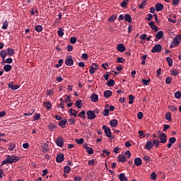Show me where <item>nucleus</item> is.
<instances>
[{
	"instance_id": "1",
	"label": "nucleus",
	"mask_w": 181,
	"mask_h": 181,
	"mask_svg": "<svg viewBox=\"0 0 181 181\" xmlns=\"http://www.w3.org/2000/svg\"><path fill=\"white\" fill-rule=\"evenodd\" d=\"M160 142L158 139L148 140L146 141L145 148L147 151H151L153 146L159 148Z\"/></svg>"
},
{
	"instance_id": "2",
	"label": "nucleus",
	"mask_w": 181,
	"mask_h": 181,
	"mask_svg": "<svg viewBox=\"0 0 181 181\" xmlns=\"http://www.w3.org/2000/svg\"><path fill=\"white\" fill-rule=\"evenodd\" d=\"M19 160V157L17 156H7V158L2 161L1 166L4 165H12V163H16Z\"/></svg>"
},
{
	"instance_id": "3",
	"label": "nucleus",
	"mask_w": 181,
	"mask_h": 181,
	"mask_svg": "<svg viewBox=\"0 0 181 181\" xmlns=\"http://www.w3.org/2000/svg\"><path fill=\"white\" fill-rule=\"evenodd\" d=\"M180 42H181V35L179 34L175 37L173 42L170 45V49H173V47H177V46L180 45Z\"/></svg>"
},
{
	"instance_id": "4",
	"label": "nucleus",
	"mask_w": 181,
	"mask_h": 181,
	"mask_svg": "<svg viewBox=\"0 0 181 181\" xmlns=\"http://www.w3.org/2000/svg\"><path fill=\"white\" fill-rule=\"evenodd\" d=\"M158 138L160 139L159 142L160 144H166V142H168V137L166 136V134L165 133H161Z\"/></svg>"
},
{
	"instance_id": "5",
	"label": "nucleus",
	"mask_w": 181,
	"mask_h": 181,
	"mask_svg": "<svg viewBox=\"0 0 181 181\" xmlns=\"http://www.w3.org/2000/svg\"><path fill=\"white\" fill-rule=\"evenodd\" d=\"M103 129H104V132L106 135V136H107V138H111L112 135H111V129H110V127L103 125Z\"/></svg>"
},
{
	"instance_id": "6",
	"label": "nucleus",
	"mask_w": 181,
	"mask_h": 181,
	"mask_svg": "<svg viewBox=\"0 0 181 181\" xmlns=\"http://www.w3.org/2000/svg\"><path fill=\"white\" fill-rule=\"evenodd\" d=\"M86 115L88 116V119H95V117H97L94 111L92 110H88Z\"/></svg>"
},
{
	"instance_id": "7",
	"label": "nucleus",
	"mask_w": 181,
	"mask_h": 181,
	"mask_svg": "<svg viewBox=\"0 0 181 181\" xmlns=\"http://www.w3.org/2000/svg\"><path fill=\"white\" fill-rule=\"evenodd\" d=\"M66 66H73L74 64V61L71 55L68 56L66 59L65 60Z\"/></svg>"
},
{
	"instance_id": "8",
	"label": "nucleus",
	"mask_w": 181,
	"mask_h": 181,
	"mask_svg": "<svg viewBox=\"0 0 181 181\" xmlns=\"http://www.w3.org/2000/svg\"><path fill=\"white\" fill-rule=\"evenodd\" d=\"M162 50V46L159 44L156 45L151 49L152 53H158Z\"/></svg>"
},
{
	"instance_id": "9",
	"label": "nucleus",
	"mask_w": 181,
	"mask_h": 181,
	"mask_svg": "<svg viewBox=\"0 0 181 181\" xmlns=\"http://www.w3.org/2000/svg\"><path fill=\"white\" fill-rule=\"evenodd\" d=\"M63 160H64V154L63 153L57 154L56 158V162H57V163H62Z\"/></svg>"
},
{
	"instance_id": "10",
	"label": "nucleus",
	"mask_w": 181,
	"mask_h": 181,
	"mask_svg": "<svg viewBox=\"0 0 181 181\" xmlns=\"http://www.w3.org/2000/svg\"><path fill=\"white\" fill-rule=\"evenodd\" d=\"M56 144L59 148H63V145H64V142L63 141L62 137H58L56 140Z\"/></svg>"
},
{
	"instance_id": "11",
	"label": "nucleus",
	"mask_w": 181,
	"mask_h": 181,
	"mask_svg": "<svg viewBox=\"0 0 181 181\" xmlns=\"http://www.w3.org/2000/svg\"><path fill=\"white\" fill-rule=\"evenodd\" d=\"M117 52H120V53H124L125 50H127V48L124 45V44H119L117 46Z\"/></svg>"
},
{
	"instance_id": "12",
	"label": "nucleus",
	"mask_w": 181,
	"mask_h": 181,
	"mask_svg": "<svg viewBox=\"0 0 181 181\" xmlns=\"http://www.w3.org/2000/svg\"><path fill=\"white\" fill-rule=\"evenodd\" d=\"M168 141H169V143L167 144V148L170 149V148H172V146L173 145V144H175V142H176V138L170 137Z\"/></svg>"
},
{
	"instance_id": "13",
	"label": "nucleus",
	"mask_w": 181,
	"mask_h": 181,
	"mask_svg": "<svg viewBox=\"0 0 181 181\" xmlns=\"http://www.w3.org/2000/svg\"><path fill=\"white\" fill-rule=\"evenodd\" d=\"M134 165L135 166H141L142 165V159L139 157L134 158Z\"/></svg>"
},
{
	"instance_id": "14",
	"label": "nucleus",
	"mask_w": 181,
	"mask_h": 181,
	"mask_svg": "<svg viewBox=\"0 0 181 181\" xmlns=\"http://www.w3.org/2000/svg\"><path fill=\"white\" fill-rule=\"evenodd\" d=\"M90 101H92V103H97L98 101V95L93 93L90 95Z\"/></svg>"
},
{
	"instance_id": "15",
	"label": "nucleus",
	"mask_w": 181,
	"mask_h": 181,
	"mask_svg": "<svg viewBox=\"0 0 181 181\" xmlns=\"http://www.w3.org/2000/svg\"><path fill=\"white\" fill-rule=\"evenodd\" d=\"M8 88H11V90H18V88H19V85H13V82H10L8 83Z\"/></svg>"
},
{
	"instance_id": "16",
	"label": "nucleus",
	"mask_w": 181,
	"mask_h": 181,
	"mask_svg": "<svg viewBox=\"0 0 181 181\" xmlns=\"http://www.w3.org/2000/svg\"><path fill=\"white\" fill-rule=\"evenodd\" d=\"M155 9L157 12H160L163 9V4L158 3L155 5Z\"/></svg>"
},
{
	"instance_id": "17",
	"label": "nucleus",
	"mask_w": 181,
	"mask_h": 181,
	"mask_svg": "<svg viewBox=\"0 0 181 181\" xmlns=\"http://www.w3.org/2000/svg\"><path fill=\"white\" fill-rule=\"evenodd\" d=\"M110 125L112 128H115L118 125V120L114 119L110 121Z\"/></svg>"
},
{
	"instance_id": "18",
	"label": "nucleus",
	"mask_w": 181,
	"mask_h": 181,
	"mask_svg": "<svg viewBox=\"0 0 181 181\" xmlns=\"http://www.w3.org/2000/svg\"><path fill=\"white\" fill-rule=\"evenodd\" d=\"M112 95V91L107 90L104 92V97L105 98H110Z\"/></svg>"
},
{
	"instance_id": "19",
	"label": "nucleus",
	"mask_w": 181,
	"mask_h": 181,
	"mask_svg": "<svg viewBox=\"0 0 181 181\" xmlns=\"http://www.w3.org/2000/svg\"><path fill=\"white\" fill-rule=\"evenodd\" d=\"M119 179L120 181H128V178L125 176V174L121 173L119 175Z\"/></svg>"
},
{
	"instance_id": "20",
	"label": "nucleus",
	"mask_w": 181,
	"mask_h": 181,
	"mask_svg": "<svg viewBox=\"0 0 181 181\" xmlns=\"http://www.w3.org/2000/svg\"><path fill=\"white\" fill-rule=\"evenodd\" d=\"M118 161L119 162H127V158L124 154H120L118 156Z\"/></svg>"
},
{
	"instance_id": "21",
	"label": "nucleus",
	"mask_w": 181,
	"mask_h": 181,
	"mask_svg": "<svg viewBox=\"0 0 181 181\" xmlns=\"http://www.w3.org/2000/svg\"><path fill=\"white\" fill-rule=\"evenodd\" d=\"M124 21L129 22V23H131L132 22V18H131V16L129 14H125Z\"/></svg>"
},
{
	"instance_id": "22",
	"label": "nucleus",
	"mask_w": 181,
	"mask_h": 181,
	"mask_svg": "<svg viewBox=\"0 0 181 181\" xmlns=\"http://www.w3.org/2000/svg\"><path fill=\"white\" fill-rule=\"evenodd\" d=\"M168 108L170 111H172V112H176V111H177V107L175 105H168Z\"/></svg>"
},
{
	"instance_id": "23",
	"label": "nucleus",
	"mask_w": 181,
	"mask_h": 181,
	"mask_svg": "<svg viewBox=\"0 0 181 181\" xmlns=\"http://www.w3.org/2000/svg\"><path fill=\"white\" fill-rule=\"evenodd\" d=\"M7 54L8 56H13L15 54V50L12 48H7Z\"/></svg>"
},
{
	"instance_id": "24",
	"label": "nucleus",
	"mask_w": 181,
	"mask_h": 181,
	"mask_svg": "<svg viewBox=\"0 0 181 181\" xmlns=\"http://www.w3.org/2000/svg\"><path fill=\"white\" fill-rule=\"evenodd\" d=\"M156 39H162L163 37V31H158L156 35Z\"/></svg>"
},
{
	"instance_id": "25",
	"label": "nucleus",
	"mask_w": 181,
	"mask_h": 181,
	"mask_svg": "<svg viewBox=\"0 0 181 181\" xmlns=\"http://www.w3.org/2000/svg\"><path fill=\"white\" fill-rule=\"evenodd\" d=\"M165 119L169 121V122L172 121V114L170 112H168L165 114Z\"/></svg>"
},
{
	"instance_id": "26",
	"label": "nucleus",
	"mask_w": 181,
	"mask_h": 181,
	"mask_svg": "<svg viewBox=\"0 0 181 181\" xmlns=\"http://www.w3.org/2000/svg\"><path fill=\"white\" fill-rule=\"evenodd\" d=\"M115 19H117V15H112L108 18V22L110 23H112V22L115 21Z\"/></svg>"
},
{
	"instance_id": "27",
	"label": "nucleus",
	"mask_w": 181,
	"mask_h": 181,
	"mask_svg": "<svg viewBox=\"0 0 181 181\" xmlns=\"http://www.w3.org/2000/svg\"><path fill=\"white\" fill-rule=\"evenodd\" d=\"M57 34H58V35L59 36H60L61 37H62V36H64V29H63V28H59V30H58V31H57Z\"/></svg>"
},
{
	"instance_id": "28",
	"label": "nucleus",
	"mask_w": 181,
	"mask_h": 181,
	"mask_svg": "<svg viewBox=\"0 0 181 181\" xmlns=\"http://www.w3.org/2000/svg\"><path fill=\"white\" fill-rule=\"evenodd\" d=\"M166 60L168 63V66H170V67H172L173 66V60L172 59V58H170V57H168L166 58Z\"/></svg>"
},
{
	"instance_id": "29",
	"label": "nucleus",
	"mask_w": 181,
	"mask_h": 181,
	"mask_svg": "<svg viewBox=\"0 0 181 181\" xmlns=\"http://www.w3.org/2000/svg\"><path fill=\"white\" fill-rule=\"evenodd\" d=\"M4 71H11V70H12V66L7 64L6 66H4Z\"/></svg>"
},
{
	"instance_id": "30",
	"label": "nucleus",
	"mask_w": 181,
	"mask_h": 181,
	"mask_svg": "<svg viewBox=\"0 0 181 181\" xmlns=\"http://www.w3.org/2000/svg\"><path fill=\"white\" fill-rule=\"evenodd\" d=\"M66 124H67L66 119L60 120L59 122V127H62V128H64L63 126L66 125Z\"/></svg>"
},
{
	"instance_id": "31",
	"label": "nucleus",
	"mask_w": 181,
	"mask_h": 181,
	"mask_svg": "<svg viewBox=\"0 0 181 181\" xmlns=\"http://www.w3.org/2000/svg\"><path fill=\"white\" fill-rule=\"evenodd\" d=\"M43 104L47 110H50V108H52V103H50V102H44Z\"/></svg>"
},
{
	"instance_id": "32",
	"label": "nucleus",
	"mask_w": 181,
	"mask_h": 181,
	"mask_svg": "<svg viewBox=\"0 0 181 181\" xmlns=\"http://www.w3.org/2000/svg\"><path fill=\"white\" fill-rule=\"evenodd\" d=\"M69 112L73 117H77V110L74 109H70Z\"/></svg>"
},
{
	"instance_id": "33",
	"label": "nucleus",
	"mask_w": 181,
	"mask_h": 181,
	"mask_svg": "<svg viewBox=\"0 0 181 181\" xmlns=\"http://www.w3.org/2000/svg\"><path fill=\"white\" fill-rule=\"evenodd\" d=\"M8 26H9V24L8 23V21H6L3 23V25L1 27V29H4V30H6V29H8Z\"/></svg>"
},
{
	"instance_id": "34",
	"label": "nucleus",
	"mask_w": 181,
	"mask_h": 181,
	"mask_svg": "<svg viewBox=\"0 0 181 181\" xmlns=\"http://www.w3.org/2000/svg\"><path fill=\"white\" fill-rule=\"evenodd\" d=\"M107 85L109 87H112L113 86L115 85V81H114L113 79H110V80L107 81Z\"/></svg>"
},
{
	"instance_id": "35",
	"label": "nucleus",
	"mask_w": 181,
	"mask_h": 181,
	"mask_svg": "<svg viewBox=\"0 0 181 181\" xmlns=\"http://www.w3.org/2000/svg\"><path fill=\"white\" fill-rule=\"evenodd\" d=\"M0 56L3 60H5V57H6V51L1 50L0 52Z\"/></svg>"
},
{
	"instance_id": "36",
	"label": "nucleus",
	"mask_w": 181,
	"mask_h": 181,
	"mask_svg": "<svg viewBox=\"0 0 181 181\" xmlns=\"http://www.w3.org/2000/svg\"><path fill=\"white\" fill-rule=\"evenodd\" d=\"M71 171V168H70V166L66 165L64 167V173H70Z\"/></svg>"
},
{
	"instance_id": "37",
	"label": "nucleus",
	"mask_w": 181,
	"mask_h": 181,
	"mask_svg": "<svg viewBox=\"0 0 181 181\" xmlns=\"http://www.w3.org/2000/svg\"><path fill=\"white\" fill-rule=\"evenodd\" d=\"M35 30H36V32H42V30H43V27L40 25H36L35 27Z\"/></svg>"
},
{
	"instance_id": "38",
	"label": "nucleus",
	"mask_w": 181,
	"mask_h": 181,
	"mask_svg": "<svg viewBox=\"0 0 181 181\" xmlns=\"http://www.w3.org/2000/svg\"><path fill=\"white\" fill-rule=\"evenodd\" d=\"M54 93V91H53V89H47L46 94H47V96L49 97L50 95H53Z\"/></svg>"
},
{
	"instance_id": "39",
	"label": "nucleus",
	"mask_w": 181,
	"mask_h": 181,
	"mask_svg": "<svg viewBox=\"0 0 181 181\" xmlns=\"http://www.w3.org/2000/svg\"><path fill=\"white\" fill-rule=\"evenodd\" d=\"M75 141L78 145H83V144H84V139L81 138L79 139H76Z\"/></svg>"
},
{
	"instance_id": "40",
	"label": "nucleus",
	"mask_w": 181,
	"mask_h": 181,
	"mask_svg": "<svg viewBox=\"0 0 181 181\" xmlns=\"http://www.w3.org/2000/svg\"><path fill=\"white\" fill-rule=\"evenodd\" d=\"M82 103H83V101L81 100H76V102L75 103L76 107H77V108H81Z\"/></svg>"
},
{
	"instance_id": "41",
	"label": "nucleus",
	"mask_w": 181,
	"mask_h": 181,
	"mask_svg": "<svg viewBox=\"0 0 181 181\" xmlns=\"http://www.w3.org/2000/svg\"><path fill=\"white\" fill-rule=\"evenodd\" d=\"M135 99V97H134L133 95H129V104H134V100Z\"/></svg>"
},
{
	"instance_id": "42",
	"label": "nucleus",
	"mask_w": 181,
	"mask_h": 181,
	"mask_svg": "<svg viewBox=\"0 0 181 181\" xmlns=\"http://www.w3.org/2000/svg\"><path fill=\"white\" fill-rule=\"evenodd\" d=\"M146 5V0H144L139 5V8L140 9H144V7Z\"/></svg>"
},
{
	"instance_id": "43",
	"label": "nucleus",
	"mask_w": 181,
	"mask_h": 181,
	"mask_svg": "<svg viewBox=\"0 0 181 181\" xmlns=\"http://www.w3.org/2000/svg\"><path fill=\"white\" fill-rule=\"evenodd\" d=\"M103 115H104V117H108V115H110V110L108 109H105Z\"/></svg>"
},
{
	"instance_id": "44",
	"label": "nucleus",
	"mask_w": 181,
	"mask_h": 181,
	"mask_svg": "<svg viewBox=\"0 0 181 181\" xmlns=\"http://www.w3.org/2000/svg\"><path fill=\"white\" fill-rule=\"evenodd\" d=\"M16 146V144H15V143H11L8 147L9 151H13V149H15Z\"/></svg>"
},
{
	"instance_id": "45",
	"label": "nucleus",
	"mask_w": 181,
	"mask_h": 181,
	"mask_svg": "<svg viewBox=\"0 0 181 181\" xmlns=\"http://www.w3.org/2000/svg\"><path fill=\"white\" fill-rule=\"evenodd\" d=\"M76 42H77V37H71L70 38V43H71V45H74V43H76Z\"/></svg>"
},
{
	"instance_id": "46",
	"label": "nucleus",
	"mask_w": 181,
	"mask_h": 181,
	"mask_svg": "<svg viewBox=\"0 0 181 181\" xmlns=\"http://www.w3.org/2000/svg\"><path fill=\"white\" fill-rule=\"evenodd\" d=\"M95 164V160L91 159L88 160V165H89L90 166H94Z\"/></svg>"
},
{
	"instance_id": "47",
	"label": "nucleus",
	"mask_w": 181,
	"mask_h": 181,
	"mask_svg": "<svg viewBox=\"0 0 181 181\" xmlns=\"http://www.w3.org/2000/svg\"><path fill=\"white\" fill-rule=\"evenodd\" d=\"M147 16L148 17L146 18V19H147L148 22H151V21H152L153 19V15H152L151 13H148L147 15Z\"/></svg>"
},
{
	"instance_id": "48",
	"label": "nucleus",
	"mask_w": 181,
	"mask_h": 181,
	"mask_svg": "<svg viewBox=\"0 0 181 181\" xmlns=\"http://www.w3.org/2000/svg\"><path fill=\"white\" fill-rule=\"evenodd\" d=\"M78 117H81V118H86V111L82 110L79 114Z\"/></svg>"
},
{
	"instance_id": "49",
	"label": "nucleus",
	"mask_w": 181,
	"mask_h": 181,
	"mask_svg": "<svg viewBox=\"0 0 181 181\" xmlns=\"http://www.w3.org/2000/svg\"><path fill=\"white\" fill-rule=\"evenodd\" d=\"M143 159L145 160V162H146V163H148V162H151V157L148 156H144Z\"/></svg>"
},
{
	"instance_id": "50",
	"label": "nucleus",
	"mask_w": 181,
	"mask_h": 181,
	"mask_svg": "<svg viewBox=\"0 0 181 181\" xmlns=\"http://www.w3.org/2000/svg\"><path fill=\"white\" fill-rule=\"evenodd\" d=\"M90 74H94L95 73V68L94 66H91L89 69Z\"/></svg>"
},
{
	"instance_id": "51",
	"label": "nucleus",
	"mask_w": 181,
	"mask_h": 181,
	"mask_svg": "<svg viewBox=\"0 0 181 181\" xmlns=\"http://www.w3.org/2000/svg\"><path fill=\"white\" fill-rule=\"evenodd\" d=\"M174 95H175V98H177V99L180 98H181V93H180V91L175 92Z\"/></svg>"
},
{
	"instance_id": "52",
	"label": "nucleus",
	"mask_w": 181,
	"mask_h": 181,
	"mask_svg": "<svg viewBox=\"0 0 181 181\" xmlns=\"http://www.w3.org/2000/svg\"><path fill=\"white\" fill-rule=\"evenodd\" d=\"M137 118L139 119H142V118H144V113H142V112H139L137 114Z\"/></svg>"
},
{
	"instance_id": "53",
	"label": "nucleus",
	"mask_w": 181,
	"mask_h": 181,
	"mask_svg": "<svg viewBox=\"0 0 181 181\" xmlns=\"http://www.w3.org/2000/svg\"><path fill=\"white\" fill-rule=\"evenodd\" d=\"M171 74L172 76H177L179 74V71L174 69L173 71H171Z\"/></svg>"
},
{
	"instance_id": "54",
	"label": "nucleus",
	"mask_w": 181,
	"mask_h": 181,
	"mask_svg": "<svg viewBox=\"0 0 181 181\" xmlns=\"http://www.w3.org/2000/svg\"><path fill=\"white\" fill-rule=\"evenodd\" d=\"M86 152H87L89 155H93V153H94V151L93 150V148H90V147L86 150Z\"/></svg>"
},
{
	"instance_id": "55",
	"label": "nucleus",
	"mask_w": 181,
	"mask_h": 181,
	"mask_svg": "<svg viewBox=\"0 0 181 181\" xmlns=\"http://www.w3.org/2000/svg\"><path fill=\"white\" fill-rule=\"evenodd\" d=\"M141 81L144 86H148V83H149V81H151V79H148V80L142 79Z\"/></svg>"
},
{
	"instance_id": "56",
	"label": "nucleus",
	"mask_w": 181,
	"mask_h": 181,
	"mask_svg": "<svg viewBox=\"0 0 181 181\" xmlns=\"http://www.w3.org/2000/svg\"><path fill=\"white\" fill-rule=\"evenodd\" d=\"M165 83L167 84H170V83H172V78L168 76L166 78H165Z\"/></svg>"
},
{
	"instance_id": "57",
	"label": "nucleus",
	"mask_w": 181,
	"mask_h": 181,
	"mask_svg": "<svg viewBox=\"0 0 181 181\" xmlns=\"http://www.w3.org/2000/svg\"><path fill=\"white\" fill-rule=\"evenodd\" d=\"M151 179L152 180H156V173L155 172L152 173L151 175Z\"/></svg>"
},
{
	"instance_id": "58",
	"label": "nucleus",
	"mask_w": 181,
	"mask_h": 181,
	"mask_svg": "<svg viewBox=\"0 0 181 181\" xmlns=\"http://www.w3.org/2000/svg\"><path fill=\"white\" fill-rule=\"evenodd\" d=\"M37 119H40V114H35L34 116L33 121H37Z\"/></svg>"
},
{
	"instance_id": "59",
	"label": "nucleus",
	"mask_w": 181,
	"mask_h": 181,
	"mask_svg": "<svg viewBox=\"0 0 181 181\" xmlns=\"http://www.w3.org/2000/svg\"><path fill=\"white\" fill-rule=\"evenodd\" d=\"M125 62V59L122 57H117V63H124Z\"/></svg>"
},
{
	"instance_id": "60",
	"label": "nucleus",
	"mask_w": 181,
	"mask_h": 181,
	"mask_svg": "<svg viewBox=\"0 0 181 181\" xmlns=\"http://www.w3.org/2000/svg\"><path fill=\"white\" fill-rule=\"evenodd\" d=\"M66 49L68 52H73V45H67Z\"/></svg>"
},
{
	"instance_id": "61",
	"label": "nucleus",
	"mask_w": 181,
	"mask_h": 181,
	"mask_svg": "<svg viewBox=\"0 0 181 181\" xmlns=\"http://www.w3.org/2000/svg\"><path fill=\"white\" fill-rule=\"evenodd\" d=\"M125 156H127V159H129L131 158V151H127L125 152Z\"/></svg>"
},
{
	"instance_id": "62",
	"label": "nucleus",
	"mask_w": 181,
	"mask_h": 181,
	"mask_svg": "<svg viewBox=\"0 0 181 181\" xmlns=\"http://www.w3.org/2000/svg\"><path fill=\"white\" fill-rule=\"evenodd\" d=\"M49 129H50V131H53L54 129V128H56V126H54V124H50L49 126Z\"/></svg>"
},
{
	"instance_id": "63",
	"label": "nucleus",
	"mask_w": 181,
	"mask_h": 181,
	"mask_svg": "<svg viewBox=\"0 0 181 181\" xmlns=\"http://www.w3.org/2000/svg\"><path fill=\"white\" fill-rule=\"evenodd\" d=\"M146 34H141L140 35V39H141V40H146Z\"/></svg>"
},
{
	"instance_id": "64",
	"label": "nucleus",
	"mask_w": 181,
	"mask_h": 181,
	"mask_svg": "<svg viewBox=\"0 0 181 181\" xmlns=\"http://www.w3.org/2000/svg\"><path fill=\"white\" fill-rule=\"evenodd\" d=\"M74 181H81V177L80 176L74 177Z\"/></svg>"
}]
</instances>
